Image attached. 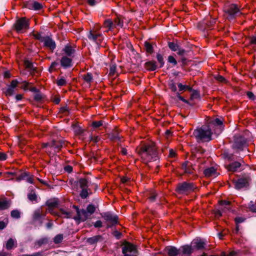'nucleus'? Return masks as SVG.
I'll list each match as a JSON object with an SVG mask.
<instances>
[{
    "label": "nucleus",
    "instance_id": "nucleus-19",
    "mask_svg": "<svg viewBox=\"0 0 256 256\" xmlns=\"http://www.w3.org/2000/svg\"><path fill=\"white\" fill-rule=\"evenodd\" d=\"M194 246L198 250L202 249L204 248L206 245L205 242L201 239H194L192 242Z\"/></svg>",
    "mask_w": 256,
    "mask_h": 256
},
{
    "label": "nucleus",
    "instance_id": "nucleus-49",
    "mask_svg": "<svg viewBox=\"0 0 256 256\" xmlns=\"http://www.w3.org/2000/svg\"><path fill=\"white\" fill-rule=\"evenodd\" d=\"M248 208L251 211L256 212V205L252 202H250Z\"/></svg>",
    "mask_w": 256,
    "mask_h": 256
},
{
    "label": "nucleus",
    "instance_id": "nucleus-53",
    "mask_svg": "<svg viewBox=\"0 0 256 256\" xmlns=\"http://www.w3.org/2000/svg\"><path fill=\"white\" fill-rule=\"evenodd\" d=\"M34 98L36 101H40L42 100V96L40 94L37 92L34 96Z\"/></svg>",
    "mask_w": 256,
    "mask_h": 256
},
{
    "label": "nucleus",
    "instance_id": "nucleus-30",
    "mask_svg": "<svg viewBox=\"0 0 256 256\" xmlns=\"http://www.w3.org/2000/svg\"><path fill=\"white\" fill-rule=\"evenodd\" d=\"M28 198L29 199V200L32 202H38V199L37 196L34 191L30 192L28 194Z\"/></svg>",
    "mask_w": 256,
    "mask_h": 256
},
{
    "label": "nucleus",
    "instance_id": "nucleus-61",
    "mask_svg": "<svg viewBox=\"0 0 256 256\" xmlns=\"http://www.w3.org/2000/svg\"><path fill=\"white\" fill-rule=\"evenodd\" d=\"M94 226L96 228H101L102 226V222L100 220H97L94 224Z\"/></svg>",
    "mask_w": 256,
    "mask_h": 256
},
{
    "label": "nucleus",
    "instance_id": "nucleus-47",
    "mask_svg": "<svg viewBox=\"0 0 256 256\" xmlns=\"http://www.w3.org/2000/svg\"><path fill=\"white\" fill-rule=\"evenodd\" d=\"M11 216L12 218H18L20 217V214L18 211L16 210H14L11 212Z\"/></svg>",
    "mask_w": 256,
    "mask_h": 256
},
{
    "label": "nucleus",
    "instance_id": "nucleus-8",
    "mask_svg": "<svg viewBox=\"0 0 256 256\" xmlns=\"http://www.w3.org/2000/svg\"><path fill=\"white\" fill-rule=\"evenodd\" d=\"M88 38L90 40L96 42L98 45H102L104 38L100 34L97 33L96 31H90L88 34Z\"/></svg>",
    "mask_w": 256,
    "mask_h": 256
},
{
    "label": "nucleus",
    "instance_id": "nucleus-25",
    "mask_svg": "<svg viewBox=\"0 0 256 256\" xmlns=\"http://www.w3.org/2000/svg\"><path fill=\"white\" fill-rule=\"evenodd\" d=\"M60 216H62L64 218H72V213L66 210L64 208H60V212L58 214Z\"/></svg>",
    "mask_w": 256,
    "mask_h": 256
},
{
    "label": "nucleus",
    "instance_id": "nucleus-18",
    "mask_svg": "<svg viewBox=\"0 0 256 256\" xmlns=\"http://www.w3.org/2000/svg\"><path fill=\"white\" fill-rule=\"evenodd\" d=\"M64 54L69 57H72L75 53V49L70 44H66L63 49Z\"/></svg>",
    "mask_w": 256,
    "mask_h": 256
},
{
    "label": "nucleus",
    "instance_id": "nucleus-34",
    "mask_svg": "<svg viewBox=\"0 0 256 256\" xmlns=\"http://www.w3.org/2000/svg\"><path fill=\"white\" fill-rule=\"evenodd\" d=\"M178 86L180 91H183L186 90H192V88L186 85H184L181 83L178 84Z\"/></svg>",
    "mask_w": 256,
    "mask_h": 256
},
{
    "label": "nucleus",
    "instance_id": "nucleus-28",
    "mask_svg": "<svg viewBox=\"0 0 256 256\" xmlns=\"http://www.w3.org/2000/svg\"><path fill=\"white\" fill-rule=\"evenodd\" d=\"M146 66L148 70L152 71L156 70L157 68L156 63L154 62H148L146 63Z\"/></svg>",
    "mask_w": 256,
    "mask_h": 256
},
{
    "label": "nucleus",
    "instance_id": "nucleus-35",
    "mask_svg": "<svg viewBox=\"0 0 256 256\" xmlns=\"http://www.w3.org/2000/svg\"><path fill=\"white\" fill-rule=\"evenodd\" d=\"M168 46L172 51H177L178 48V46L176 44L172 42L168 43Z\"/></svg>",
    "mask_w": 256,
    "mask_h": 256
},
{
    "label": "nucleus",
    "instance_id": "nucleus-55",
    "mask_svg": "<svg viewBox=\"0 0 256 256\" xmlns=\"http://www.w3.org/2000/svg\"><path fill=\"white\" fill-rule=\"evenodd\" d=\"M250 44H256V34L250 38Z\"/></svg>",
    "mask_w": 256,
    "mask_h": 256
},
{
    "label": "nucleus",
    "instance_id": "nucleus-31",
    "mask_svg": "<svg viewBox=\"0 0 256 256\" xmlns=\"http://www.w3.org/2000/svg\"><path fill=\"white\" fill-rule=\"evenodd\" d=\"M113 22L114 28H122L123 26V22L119 18H115Z\"/></svg>",
    "mask_w": 256,
    "mask_h": 256
},
{
    "label": "nucleus",
    "instance_id": "nucleus-4",
    "mask_svg": "<svg viewBox=\"0 0 256 256\" xmlns=\"http://www.w3.org/2000/svg\"><path fill=\"white\" fill-rule=\"evenodd\" d=\"M224 12L226 18L229 20H232L240 14L237 6L235 4H231L225 7Z\"/></svg>",
    "mask_w": 256,
    "mask_h": 256
},
{
    "label": "nucleus",
    "instance_id": "nucleus-9",
    "mask_svg": "<svg viewBox=\"0 0 256 256\" xmlns=\"http://www.w3.org/2000/svg\"><path fill=\"white\" fill-rule=\"evenodd\" d=\"M28 21L24 18L18 20L15 25L16 29L18 32H22L24 30L28 29Z\"/></svg>",
    "mask_w": 256,
    "mask_h": 256
},
{
    "label": "nucleus",
    "instance_id": "nucleus-48",
    "mask_svg": "<svg viewBox=\"0 0 256 256\" xmlns=\"http://www.w3.org/2000/svg\"><path fill=\"white\" fill-rule=\"evenodd\" d=\"M214 78L218 81L222 82H226V80L220 75H216L214 76Z\"/></svg>",
    "mask_w": 256,
    "mask_h": 256
},
{
    "label": "nucleus",
    "instance_id": "nucleus-11",
    "mask_svg": "<svg viewBox=\"0 0 256 256\" xmlns=\"http://www.w3.org/2000/svg\"><path fill=\"white\" fill-rule=\"evenodd\" d=\"M102 217L112 225H114L118 223V216L109 212H104L102 214Z\"/></svg>",
    "mask_w": 256,
    "mask_h": 256
},
{
    "label": "nucleus",
    "instance_id": "nucleus-21",
    "mask_svg": "<svg viewBox=\"0 0 256 256\" xmlns=\"http://www.w3.org/2000/svg\"><path fill=\"white\" fill-rule=\"evenodd\" d=\"M42 41L44 42V46L50 50H54L56 48L54 42L49 38H45L42 39Z\"/></svg>",
    "mask_w": 256,
    "mask_h": 256
},
{
    "label": "nucleus",
    "instance_id": "nucleus-60",
    "mask_svg": "<svg viewBox=\"0 0 256 256\" xmlns=\"http://www.w3.org/2000/svg\"><path fill=\"white\" fill-rule=\"evenodd\" d=\"M34 36L38 40H41L42 41V37L41 36V34L40 33L36 32V33H34L33 34Z\"/></svg>",
    "mask_w": 256,
    "mask_h": 256
},
{
    "label": "nucleus",
    "instance_id": "nucleus-44",
    "mask_svg": "<svg viewBox=\"0 0 256 256\" xmlns=\"http://www.w3.org/2000/svg\"><path fill=\"white\" fill-rule=\"evenodd\" d=\"M8 223V220L7 218L4 219L2 221H0V230H3L7 225Z\"/></svg>",
    "mask_w": 256,
    "mask_h": 256
},
{
    "label": "nucleus",
    "instance_id": "nucleus-26",
    "mask_svg": "<svg viewBox=\"0 0 256 256\" xmlns=\"http://www.w3.org/2000/svg\"><path fill=\"white\" fill-rule=\"evenodd\" d=\"M16 246V242L13 238H10L6 243V248L7 250H10Z\"/></svg>",
    "mask_w": 256,
    "mask_h": 256
},
{
    "label": "nucleus",
    "instance_id": "nucleus-32",
    "mask_svg": "<svg viewBox=\"0 0 256 256\" xmlns=\"http://www.w3.org/2000/svg\"><path fill=\"white\" fill-rule=\"evenodd\" d=\"M10 206L8 202L6 200H0V209L4 210L8 208Z\"/></svg>",
    "mask_w": 256,
    "mask_h": 256
},
{
    "label": "nucleus",
    "instance_id": "nucleus-22",
    "mask_svg": "<svg viewBox=\"0 0 256 256\" xmlns=\"http://www.w3.org/2000/svg\"><path fill=\"white\" fill-rule=\"evenodd\" d=\"M220 209L222 212H226L230 209V204L228 201L224 200L220 202Z\"/></svg>",
    "mask_w": 256,
    "mask_h": 256
},
{
    "label": "nucleus",
    "instance_id": "nucleus-59",
    "mask_svg": "<svg viewBox=\"0 0 256 256\" xmlns=\"http://www.w3.org/2000/svg\"><path fill=\"white\" fill-rule=\"evenodd\" d=\"M176 155L175 151H174L172 149H170L169 150V155L168 156L170 158H174Z\"/></svg>",
    "mask_w": 256,
    "mask_h": 256
},
{
    "label": "nucleus",
    "instance_id": "nucleus-38",
    "mask_svg": "<svg viewBox=\"0 0 256 256\" xmlns=\"http://www.w3.org/2000/svg\"><path fill=\"white\" fill-rule=\"evenodd\" d=\"M63 240V236L62 234H60L56 235L54 238V242L56 244L60 243Z\"/></svg>",
    "mask_w": 256,
    "mask_h": 256
},
{
    "label": "nucleus",
    "instance_id": "nucleus-51",
    "mask_svg": "<svg viewBox=\"0 0 256 256\" xmlns=\"http://www.w3.org/2000/svg\"><path fill=\"white\" fill-rule=\"evenodd\" d=\"M41 216L40 211L39 210H37L35 211L34 214V220L38 219Z\"/></svg>",
    "mask_w": 256,
    "mask_h": 256
},
{
    "label": "nucleus",
    "instance_id": "nucleus-29",
    "mask_svg": "<svg viewBox=\"0 0 256 256\" xmlns=\"http://www.w3.org/2000/svg\"><path fill=\"white\" fill-rule=\"evenodd\" d=\"M82 76L84 80L88 84H90L93 80L92 74L90 72L82 75Z\"/></svg>",
    "mask_w": 256,
    "mask_h": 256
},
{
    "label": "nucleus",
    "instance_id": "nucleus-23",
    "mask_svg": "<svg viewBox=\"0 0 256 256\" xmlns=\"http://www.w3.org/2000/svg\"><path fill=\"white\" fill-rule=\"evenodd\" d=\"M180 250V252H182V254L186 256H190L192 253V247L188 245L181 246Z\"/></svg>",
    "mask_w": 256,
    "mask_h": 256
},
{
    "label": "nucleus",
    "instance_id": "nucleus-63",
    "mask_svg": "<svg viewBox=\"0 0 256 256\" xmlns=\"http://www.w3.org/2000/svg\"><path fill=\"white\" fill-rule=\"evenodd\" d=\"M177 50V54L180 56H183L186 52V51L184 49L180 48H178V50Z\"/></svg>",
    "mask_w": 256,
    "mask_h": 256
},
{
    "label": "nucleus",
    "instance_id": "nucleus-50",
    "mask_svg": "<svg viewBox=\"0 0 256 256\" xmlns=\"http://www.w3.org/2000/svg\"><path fill=\"white\" fill-rule=\"evenodd\" d=\"M168 62L172 64L174 66L176 65L177 64V62L176 60V59L174 58V56H170L168 57Z\"/></svg>",
    "mask_w": 256,
    "mask_h": 256
},
{
    "label": "nucleus",
    "instance_id": "nucleus-3",
    "mask_svg": "<svg viewBox=\"0 0 256 256\" xmlns=\"http://www.w3.org/2000/svg\"><path fill=\"white\" fill-rule=\"evenodd\" d=\"M64 144V142L62 140H54L49 143L43 144L42 148H45L46 152L49 154H54L58 152Z\"/></svg>",
    "mask_w": 256,
    "mask_h": 256
},
{
    "label": "nucleus",
    "instance_id": "nucleus-16",
    "mask_svg": "<svg viewBox=\"0 0 256 256\" xmlns=\"http://www.w3.org/2000/svg\"><path fill=\"white\" fill-rule=\"evenodd\" d=\"M204 173L205 176L207 177L216 178L219 174V173L216 172V170L214 167H210L206 169Z\"/></svg>",
    "mask_w": 256,
    "mask_h": 256
},
{
    "label": "nucleus",
    "instance_id": "nucleus-5",
    "mask_svg": "<svg viewBox=\"0 0 256 256\" xmlns=\"http://www.w3.org/2000/svg\"><path fill=\"white\" fill-rule=\"evenodd\" d=\"M78 183L82 189L80 193V196L82 198H86L88 194L92 193L90 189L88 188L89 184L88 180L85 178H81Z\"/></svg>",
    "mask_w": 256,
    "mask_h": 256
},
{
    "label": "nucleus",
    "instance_id": "nucleus-62",
    "mask_svg": "<svg viewBox=\"0 0 256 256\" xmlns=\"http://www.w3.org/2000/svg\"><path fill=\"white\" fill-rule=\"evenodd\" d=\"M176 96H177V98L180 100H182V102H184V103H186V104L188 103V101L187 100H186V99H184L182 96H180L179 94H178Z\"/></svg>",
    "mask_w": 256,
    "mask_h": 256
},
{
    "label": "nucleus",
    "instance_id": "nucleus-6",
    "mask_svg": "<svg viewBox=\"0 0 256 256\" xmlns=\"http://www.w3.org/2000/svg\"><path fill=\"white\" fill-rule=\"evenodd\" d=\"M123 256H134L137 253L136 247L130 242H126L122 248Z\"/></svg>",
    "mask_w": 256,
    "mask_h": 256
},
{
    "label": "nucleus",
    "instance_id": "nucleus-54",
    "mask_svg": "<svg viewBox=\"0 0 256 256\" xmlns=\"http://www.w3.org/2000/svg\"><path fill=\"white\" fill-rule=\"evenodd\" d=\"M157 196L155 192H153L151 194V196L149 197L150 200L154 202Z\"/></svg>",
    "mask_w": 256,
    "mask_h": 256
},
{
    "label": "nucleus",
    "instance_id": "nucleus-14",
    "mask_svg": "<svg viewBox=\"0 0 256 256\" xmlns=\"http://www.w3.org/2000/svg\"><path fill=\"white\" fill-rule=\"evenodd\" d=\"M78 216L74 218L80 221H84L90 216V214L84 210H77Z\"/></svg>",
    "mask_w": 256,
    "mask_h": 256
},
{
    "label": "nucleus",
    "instance_id": "nucleus-41",
    "mask_svg": "<svg viewBox=\"0 0 256 256\" xmlns=\"http://www.w3.org/2000/svg\"><path fill=\"white\" fill-rule=\"evenodd\" d=\"M14 88H12L10 86H8V87L5 92L7 96H10L12 95L14 92Z\"/></svg>",
    "mask_w": 256,
    "mask_h": 256
},
{
    "label": "nucleus",
    "instance_id": "nucleus-20",
    "mask_svg": "<svg viewBox=\"0 0 256 256\" xmlns=\"http://www.w3.org/2000/svg\"><path fill=\"white\" fill-rule=\"evenodd\" d=\"M46 204L48 206V211L52 214H55V213L53 212L52 208L57 206L58 204V201L57 200H50L46 202Z\"/></svg>",
    "mask_w": 256,
    "mask_h": 256
},
{
    "label": "nucleus",
    "instance_id": "nucleus-24",
    "mask_svg": "<svg viewBox=\"0 0 256 256\" xmlns=\"http://www.w3.org/2000/svg\"><path fill=\"white\" fill-rule=\"evenodd\" d=\"M28 7L30 9L40 10L42 8V6L41 4L37 2L32 1L28 3Z\"/></svg>",
    "mask_w": 256,
    "mask_h": 256
},
{
    "label": "nucleus",
    "instance_id": "nucleus-45",
    "mask_svg": "<svg viewBox=\"0 0 256 256\" xmlns=\"http://www.w3.org/2000/svg\"><path fill=\"white\" fill-rule=\"evenodd\" d=\"M102 125V120L98 122H93L92 126L94 128H98Z\"/></svg>",
    "mask_w": 256,
    "mask_h": 256
},
{
    "label": "nucleus",
    "instance_id": "nucleus-17",
    "mask_svg": "<svg viewBox=\"0 0 256 256\" xmlns=\"http://www.w3.org/2000/svg\"><path fill=\"white\" fill-rule=\"evenodd\" d=\"M72 60L71 57H68L66 56H64L60 60V64L64 68H68L72 66Z\"/></svg>",
    "mask_w": 256,
    "mask_h": 256
},
{
    "label": "nucleus",
    "instance_id": "nucleus-12",
    "mask_svg": "<svg viewBox=\"0 0 256 256\" xmlns=\"http://www.w3.org/2000/svg\"><path fill=\"white\" fill-rule=\"evenodd\" d=\"M242 163L238 162H234L226 166L228 170L232 172H239L241 170Z\"/></svg>",
    "mask_w": 256,
    "mask_h": 256
},
{
    "label": "nucleus",
    "instance_id": "nucleus-40",
    "mask_svg": "<svg viewBox=\"0 0 256 256\" xmlns=\"http://www.w3.org/2000/svg\"><path fill=\"white\" fill-rule=\"evenodd\" d=\"M99 239V236H96L92 238H88L87 240L88 242L90 244H94Z\"/></svg>",
    "mask_w": 256,
    "mask_h": 256
},
{
    "label": "nucleus",
    "instance_id": "nucleus-56",
    "mask_svg": "<svg viewBox=\"0 0 256 256\" xmlns=\"http://www.w3.org/2000/svg\"><path fill=\"white\" fill-rule=\"evenodd\" d=\"M7 158L6 154L2 152H0V160L2 161L4 160Z\"/></svg>",
    "mask_w": 256,
    "mask_h": 256
},
{
    "label": "nucleus",
    "instance_id": "nucleus-2",
    "mask_svg": "<svg viewBox=\"0 0 256 256\" xmlns=\"http://www.w3.org/2000/svg\"><path fill=\"white\" fill-rule=\"evenodd\" d=\"M138 152L144 162L157 160V152L155 146L153 145L144 146Z\"/></svg>",
    "mask_w": 256,
    "mask_h": 256
},
{
    "label": "nucleus",
    "instance_id": "nucleus-1",
    "mask_svg": "<svg viewBox=\"0 0 256 256\" xmlns=\"http://www.w3.org/2000/svg\"><path fill=\"white\" fill-rule=\"evenodd\" d=\"M223 130L222 122L219 118H215L208 122L207 126H202L194 131L193 135L198 140L209 142L212 135L220 134Z\"/></svg>",
    "mask_w": 256,
    "mask_h": 256
},
{
    "label": "nucleus",
    "instance_id": "nucleus-37",
    "mask_svg": "<svg viewBox=\"0 0 256 256\" xmlns=\"http://www.w3.org/2000/svg\"><path fill=\"white\" fill-rule=\"evenodd\" d=\"M95 207L91 204H90L88 206L86 210V212L90 214H92L95 211Z\"/></svg>",
    "mask_w": 256,
    "mask_h": 256
},
{
    "label": "nucleus",
    "instance_id": "nucleus-64",
    "mask_svg": "<svg viewBox=\"0 0 256 256\" xmlns=\"http://www.w3.org/2000/svg\"><path fill=\"white\" fill-rule=\"evenodd\" d=\"M20 256H41V254L40 252H36L32 254H24Z\"/></svg>",
    "mask_w": 256,
    "mask_h": 256
},
{
    "label": "nucleus",
    "instance_id": "nucleus-57",
    "mask_svg": "<svg viewBox=\"0 0 256 256\" xmlns=\"http://www.w3.org/2000/svg\"><path fill=\"white\" fill-rule=\"evenodd\" d=\"M58 65V63L57 62H54L52 63L50 68L49 70L50 72H52L53 70L56 68V66Z\"/></svg>",
    "mask_w": 256,
    "mask_h": 256
},
{
    "label": "nucleus",
    "instance_id": "nucleus-15",
    "mask_svg": "<svg viewBox=\"0 0 256 256\" xmlns=\"http://www.w3.org/2000/svg\"><path fill=\"white\" fill-rule=\"evenodd\" d=\"M166 250L169 256H176L180 254V250L172 246L166 247Z\"/></svg>",
    "mask_w": 256,
    "mask_h": 256
},
{
    "label": "nucleus",
    "instance_id": "nucleus-46",
    "mask_svg": "<svg viewBox=\"0 0 256 256\" xmlns=\"http://www.w3.org/2000/svg\"><path fill=\"white\" fill-rule=\"evenodd\" d=\"M48 239L46 238H42L37 241L36 244L38 246L47 243Z\"/></svg>",
    "mask_w": 256,
    "mask_h": 256
},
{
    "label": "nucleus",
    "instance_id": "nucleus-10",
    "mask_svg": "<svg viewBox=\"0 0 256 256\" xmlns=\"http://www.w3.org/2000/svg\"><path fill=\"white\" fill-rule=\"evenodd\" d=\"M233 146L238 150H244L247 146L245 138L242 136L235 138Z\"/></svg>",
    "mask_w": 256,
    "mask_h": 256
},
{
    "label": "nucleus",
    "instance_id": "nucleus-36",
    "mask_svg": "<svg viewBox=\"0 0 256 256\" xmlns=\"http://www.w3.org/2000/svg\"><path fill=\"white\" fill-rule=\"evenodd\" d=\"M200 98V94L198 91L196 90H193L191 96H190V99L193 100L195 99H198Z\"/></svg>",
    "mask_w": 256,
    "mask_h": 256
},
{
    "label": "nucleus",
    "instance_id": "nucleus-52",
    "mask_svg": "<svg viewBox=\"0 0 256 256\" xmlns=\"http://www.w3.org/2000/svg\"><path fill=\"white\" fill-rule=\"evenodd\" d=\"M28 174L26 172H24L22 174H20V176L18 178H17V180L19 181V180H24V179L26 177H28Z\"/></svg>",
    "mask_w": 256,
    "mask_h": 256
},
{
    "label": "nucleus",
    "instance_id": "nucleus-13",
    "mask_svg": "<svg viewBox=\"0 0 256 256\" xmlns=\"http://www.w3.org/2000/svg\"><path fill=\"white\" fill-rule=\"evenodd\" d=\"M249 178L248 177L241 178L235 182V188L236 189H240L248 186Z\"/></svg>",
    "mask_w": 256,
    "mask_h": 256
},
{
    "label": "nucleus",
    "instance_id": "nucleus-58",
    "mask_svg": "<svg viewBox=\"0 0 256 256\" xmlns=\"http://www.w3.org/2000/svg\"><path fill=\"white\" fill-rule=\"evenodd\" d=\"M18 84V82L16 80H13L9 86L15 88L17 86Z\"/></svg>",
    "mask_w": 256,
    "mask_h": 256
},
{
    "label": "nucleus",
    "instance_id": "nucleus-27",
    "mask_svg": "<svg viewBox=\"0 0 256 256\" xmlns=\"http://www.w3.org/2000/svg\"><path fill=\"white\" fill-rule=\"evenodd\" d=\"M104 26L108 28V30H112L114 27V22L110 19L106 20L104 23Z\"/></svg>",
    "mask_w": 256,
    "mask_h": 256
},
{
    "label": "nucleus",
    "instance_id": "nucleus-42",
    "mask_svg": "<svg viewBox=\"0 0 256 256\" xmlns=\"http://www.w3.org/2000/svg\"><path fill=\"white\" fill-rule=\"evenodd\" d=\"M116 66L115 64H112L110 66V75L112 76H114L116 74Z\"/></svg>",
    "mask_w": 256,
    "mask_h": 256
},
{
    "label": "nucleus",
    "instance_id": "nucleus-39",
    "mask_svg": "<svg viewBox=\"0 0 256 256\" xmlns=\"http://www.w3.org/2000/svg\"><path fill=\"white\" fill-rule=\"evenodd\" d=\"M156 58H157L158 61L160 64V68L162 67L164 64V59H163L162 56L160 54H158L156 55Z\"/></svg>",
    "mask_w": 256,
    "mask_h": 256
},
{
    "label": "nucleus",
    "instance_id": "nucleus-43",
    "mask_svg": "<svg viewBox=\"0 0 256 256\" xmlns=\"http://www.w3.org/2000/svg\"><path fill=\"white\" fill-rule=\"evenodd\" d=\"M56 84L58 86H64L66 84V80L64 78H62L57 80Z\"/></svg>",
    "mask_w": 256,
    "mask_h": 256
},
{
    "label": "nucleus",
    "instance_id": "nucleus-33",
    "mask_svg": "<svg viewBox=\"0 0 256 256\" xmlns=\"http://www.w3.org/2000/svg\"><path fill=\"white\" fill-rule=\"evenodd\" d=\"M144 46H145L146 51L148 52L150 54H152L153 52V48H152V44L150 43H149L147 42H144Z\"/></svg>",
    "mask_w": 256,
    "mask_h": 256
},
{
    "label": "nucleus",
    "instance_id": "nucleus-7",
    "mask_svg": "<svg viewBox=\"0 0 256 256\" xmlns=\"http://www.w3.org/2000/svg\"><path fill=\"white\" fill-rule=\"evenodd\" d=\"M194 188L195 187L192 183L184 182L178 185L177 190L179 193L184 194L192 191Z\"/></svg>",
    "mask_w": 256,
    "mask_h": 256
}]
</instances>
